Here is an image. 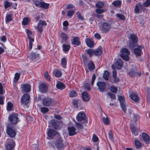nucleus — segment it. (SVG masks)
I'll return each mask as SVG.
<instances>
[{
	"mask_svg": "<svg viewBox=\"0 0 150 150\" xmlns=\"http://www.w3.org/2000/svg\"><path fill=\"white\" fill-rule=\"evenodd\" d=\"M34 4L38 7L47 9L49 6V4L46 3L42 0H35L33 1Z\"/></svg>",
	"mask_w": 150,
	"mask_h": 150,
	"instance_id": "obj_1",
	"label": "nucleus"
},
{
	"mask_svg": "<svg viewBox=\"0 0 150 150\" xmlns=\"http://www.w3.org/2000/svg\"><path fill=\"white\" fill-rule=\"evenodd\" d=\"M18 115L15 113H13L8 117V121L13 125H15L19 121Z\"/></svg>",
	"mask_w": 150,
	"mask_h": 150,
	"instance_id": "obj_2",
	"label": "nucleus"
},
{
	"mask_svg": "<svg viewBox=\"0 0 150 150\" xmlns=\"http://www.w3.org/2000/svg\"><path fill=\"white\" fill-rule=\"evenodd\" d=\"M6 132L8 135L11 138L14 137L16 134L15 129L11 126H7Z\"/></svg>",
	"mask_w": 150,
	"mask_h": 150,
	"instance_id": "obj_3",
	"label": "nucleus"
},
{
	"mask_svg": "<svg viewBox=\"0 0 150 150\" xmlns=\"http://www.w3.org/2000/svg\"><path fill=\"white\" fill-rule=\"evenodd\" d=\"M111 25L107 22H104L100 28V30L103 33H107L110 30Z\"/></svg>",
	"mask_w": 150,
	"mask_h": 150,
	"instance_id": "obj_4",
	"label": "nucleus"
},
{
	"mask_svg": "<svg viewBox=\"0 0 150 150\" xmlns=\"http://www.w3.org/2000/svg\"><path fill=\"white\" fill-rule=\"evenodd\" d=\"M129 54V52L128 50L126 48H123L122 50V53L120 54V56L125 60L128 61L129 58L128 56Z\"/></svg>",
	"mask_w": 150,
	"mask_h": 150,
	"instance_id": "obj_5",
	"label": "nucleus"
},
{
	"mask_svg": "<svg viewBox=\"0 0 150 150\" xmlns=\"http://www.w3.org/2000/svg\"><path fill=\"white\" fill-rule=\"evenodd\" d=\"M62 124L61 121H56L54 120H51L50 122V124L55 129H60Z\"/></svg>",
	"mask_w": 150,
	"mask_h": 150,
	"instance_id": "obj_6",
	"label": "nucleus"
},
{
	"mask_svg": "<svg viewBox=\"0 0 150 150\" xmlns=\"http://www.w3.org/2000/svg\"><path fill=\"white\" fill-rule=\"evenodd\" d=\"M7 142L8 143L6 144L5 147L8 150H12L15 146V142L12 139H7Z\"/></svg>",
	"mask_w": 150,
	"mask_h": 150,
	"instance_id": "obj_7",
	"label": "nucleus"
},
{
	"mask_svg": "<svg viewBox=\"0 0 150 150\" xmlns=\"http://www.w3.org/2000/svg\"><path fill=\"white\" fill-rule=\"evenodd\" d=\"M30 98V96L28 94H24L21 99V105H24L28 104L29 103Z\"/></svg>",
	"mask_w": 150,
	"mask_h": 150,
	"instance_id": "obj_8",
	"label": "nucleus"
},
{
	"mask_svg": "<svg viewBox=\"0 0 150 150\" xmlns=\"http://www.w3.org/2000/svg\"><path fill=\"white\" fill-rule=\"evenodd\" d=\"M47 23L45 21L40 20L37 26L35 27L38 31L41 33L43 31L42 26H46Z\"/></svg>",
	"mask_w": 150,
	"mask_h": 150,
	"instance_id": "obj_9",
	"label": "nucleus"
},
{
	"mask_svg": "<svg viewBox=\"0 0 150 150\" xmlns=\"http://www.w3.org/2000/svg\"><path fill=\"white\" fill-rule=\"evenodd\" d=\"M118 100L120 102L121 107L125 113L126 112L125 102L124 97L122 96H119Z\"/></svg>",
	"mask_w": 150,
	"mask_h": 150,
	"instance_id": "obj_10",
	"label": "nucleus"
},
{
	"mask_svg": "<svg viewBox=\"0 0 150 150\" xmlns=\"http://www.w3.org/2000/svg\"><path fill=\"white\" fill-rule=\"evenodd\" d=\"M97 86L100 91L103 92L106 89L105 84L103 82L98 81L97 83Z\"/></svg>",
	"mask_w": 150,
	"mask_h": 150,
	"instance_id": "obj_11",
	"label": "nucleus"
},
{
	"mask_svg": "<svg viewBox=\"0 0 150 150\" xmlns=\"http://www.w3.org/2000/svg\"><path fill=\"white\" fill-rule=\"evenodd\" d=\"M56 145L59 150L63 149L65 146L63 142V141L61 139H59L56 141Z\"/></svg>",
	"mask_w": 150,
	"mask_h": 150,
	"instance_id": "obj_12",
	"label": "nucleus"
},
{
	"mask_svg": "<svg viewBox=\"0 0 150 150\" xmlns=\"http://www.w3.org/2000/svg\"><path fill=\"white\" fill-rule=\"evenodd\" d=\"M54 100L50 98H46L43 100L44 105L46 106H49L53 104Z\"/></svg>",
	"mask_w": 150,
	"mask_h": 150,
	"instance_id": "obj_13",
	"label": "nucleus"
},
{
	"mask_svg": "<svg viewBox=\"0 0 150 150\" xmlns=\"http://www.w3.org/2000/svg\"><path fill=\"white\" fill-rule=\"evenodd\" d=\"M86 116L85 113L83 112H80L77 115L76 119L78 121H81L86 119Z\"/></svg>",
	"mask_w": 150,
	"mask_h": 150,
	"instance_id": "obj_14",
	"label": "nucleus"
},
{
	"mask_svg": "<svg viewBox=\"0 0 150 150\" xmlns=\"http://www.w3.org/2000/svg\"><path fill=\"white\" fill-rule=\"evenodd\" d=\"M57 133V132L54 130L52 129H49L47 134L48 137L51 139H52L53 137L56 135Z\"/></svg>",
	"mask_w": 150,
	"mask_h": 150,
	"instance_id": "obj_15",
	"label": "nucleus"
},
{
	"mask_svg": "<svg viewBox=\"0 0 150 150\" xmlns=\"http://www.w3.org/2000/svg\"><path fill=\"white\" fill-rule=\"evenodd\" d=\"M143 47L138 46L137 47L134 49V53L136 56H140L142 53V49Z\"/></svg>",
	"mask_w": 150,
	"mask_h": 150,
	"instance_id": "obj_16",
	"label": "nucleus"
},
{
	"mask_svg": "<svg viewBox=\"0 0 150 150\" xmlns=\"http://www.w3.org/2000/svg\"><path fill=\"white\" fill-rule=\"evenodd\" d=\"M68 131L69 135L70 136L76 135L77 133L76 132V129L74 127H68Z\"/></svg>",
	"mask_w": 150,
	"mask_h": 150,
	"instance_id": "obj_17",
	"label": "nucleus"
},
{
	"mask_svg": "<svg viewBox=\"0 0 150 150\" xmlns=\"http://www.w3.org/2000/svg\"><path fill=\"white\" fill-rule=\"evenodd\" d=\"M129 96L130 98L135 102H137L139 100L138 94L136 92L132 93Z\"/></svg>",
	"mask_w": 150,
	"mask_h": 150,
	"instance_id": "obj_18",
	"label": "nucleus"
},
{
	"mask_svg": "<svg viewBox=\"0 0 150 150\" xmlns=\"http://www.w3.org/2000/svg\"><path fill=\"white\" fill-rule=\"evenodd\" d=\"M80 40L79 37H74L73 39L71 40V43L73 45L78 46L80 44Z\"/></svg>",
	"mask_w": 150,
	"mask_h": 150,
	"instance_id": "obj_19",
	"label": "nucleus"
},
{
	"mask_svg": "<svg viewBox=\"0 0 150 150\" xmlns=\"http://www.w3.org/2000/svg\"><path fill=\"white\" fill-rule=\"evenodd\" d=\"M40 91L42 93H44L47 90V87L46 85L44 83L41 84L39 86Z\"/></svg>",
	"mask_w": 150,
	"mask_h": 150,
	"instance_id": "obj_20",
	"label": "nucleus"
},
{
	"mask_svg": "<svg viewBox=\"0 0 150 150\" xmlns=\"http://www.w3.org/2000/svg\"><path fill=\"white\" fill-rule=\"evenodd\" d=\"M56 87L57 89L62 90L65 88V86L63 83L59 81H57Z\"/></svg>",
	"mask_w": 150,
	"mask_h": 150,
	"instance_id": "obj_21",
	"label": "nucleus"
},
{
	"mask_svg": "<svg viewBox=\"0 0 150 150\" xmlns=\"http://www.w3.org/2000/svg\"><path fill=\"white\" fill-rule=\"evenodd\" d=\"M115 65L118 69H120L123 65V62L120 59H118L115 62Z\"/></svg>",
	"mask_w": 150,
	"mask_h": 150,
	"instance_id": "obj_22",
	"label": "nucleus"
},
{
	"mask_svg": "<svg viewBox=\"0 0 150 150\" xmlns=\"http://www.w3.org/2000/svg\"><path fill=\"white\" fill-rule=\"evenodd\" d=\"M22 87L23 90L25 92H29L31 90L30 85L28 84H23L22 85Z\"/></svg>",
	"mask_w": 150,
	"mask_h": 150,
	"instance_id": "obj_23",
	"label": "nucleus"
},
{
	"mask_svg": "<svg viewBox=\"0 0 150 150\" xmlns=\"http://www.w3.org/2000/svg\"><path fill=\"white\" fill-rule=\"evenodd\" d=\"M137 71V70L136 67L135 66H133L132 69H131L130 71L129 72L128 74L131 76H133L136 74Z\"/></svg>",
	"mask_w": 150,
	"mask_h": 150,
	"instance_id": "obj_24",
	"label": "nucleus"
},
{
	"mask_svg": "<svg viewBox=\"0 0 150 150\" xmlns=\"http://www.w3.org/2000/svg\"><path fill=\"white\" fill-rule=\"evenodd\" d=\"M85 42L87 45L88 47L90 48L93 47L94 42L91 39L88 38H86V39Z\"/></svg>",
	"mask_w": 150,
	"mask_h": 150,
	"instance_id": "obj_25",
	"label": "nucleus"
},
{
	"mask_svg": "<svg viewBox=\"0 0 150 150\" xmlns=\"http://www.w3.org/2000/svg\"><path fill=\"white\" fill-rule=\"evenodd\" d=\"M62 49L64 52L67 53L70 48V46L69 45L64 44L62 45Z\"/></svg>",
	"mask_w": 150,
	"mask_h": 150,
	"instance_id": "obj_26",
	"label": "nucleus"
},
{
	"mask_svg": "<svg viewBox=\"0 0 150 150\" xmlns=\"http://www.w3.org/2000/svg\"><path fill=\"white\" fill-rule=\"evenodd\" d=\"M142 137L143 140L146 143L149 142L150 137L149 136L145 133H142Z\"/></svg>",
	"mask_w": 150,
	"mask_h": 150,
	"instance_id": "obj_27",
	"label": "nucleus"
},
{
	"mask_svg": "<svg viewBox=\"0 0 150 150\" xmlns=\"http://www.w3.org/2000/svg\"><path fill=\"white\" fill-rule=\"evenodd\" d=\"M39 54L37 53V52H32L30 55V58L32 60L34 59L37 58H39Z\"/></svg>",
	"mask_w": 150,
	"mask_h": 150,
	"instance_id": "obj_28",
	"label": "nucleus"
},
{
	"mask_svg": "<svg viewBox=\"0 0 150 150\" xmlns=\"http://www.w3.org/2000/svg\"><path fill=\"white\" fill-rule=\"evenodd\" d=\"M88 69L90 71L94 70L95 68V64L91 61H90L88 62Z\"/></svg>",
	"mask_w": 150,
	"mask_h": 150,
	"instance_id": "obj_29",
	"label": "nucleus"
},
{
	"mask_svg": "<svg viewBox=\"0 0 150 150\" xmlns=\"http://www.w3.org/2000/svg\"><path fill=\"white\" fill-rule=\"evenodd\" d=\"M82 96L83 100L85 101H87L89 100V97L86 92H84L82 93Z\"/></svg>",
	"mask_w": 150,
	"mask_h": 150,
	"instance_id": "obj_30",
	"label": "nucleus"
},
{
	"mask_svg": "<svg viewBox=\"0 0 150 150\" xmlns=\"http://www.w3.org/2000/svg\"><path fill=\"white\" fill-rule=\"evenodd\" d=\"M134 144L135 148L137 150H139L140 148L141 147V143L136 139L134 140Z\"/></svg>",
	"mask_w": 150,
	"mask_h": 150,
	"instance_id": "obj_31",
	"label": "nucleus"
},
{
	"mask_svg": "<svg viewBox=\"0 0 150 150\" xmlns=\"http://www.w3.org/2000/svg\"><path fill=\"white\" fill-rule=\"evenodd\" d=\"M102 47H99L96 50H94V54L96 56H99L102 54Z\"/></svg>",
	"mask_w": 150,
	"mask_h": 150,
	"instance_id": "obj_32",
	"label": "nucleus"
},
{
	"mask_svg": "<svg viewBox=\"0 0 150 150\" xmlns=\"http://www.w3.org/2000/svg\"><path fill=\"white\" fill-rule=\"evenodd\" d=\"M142 5L141 3H139L137 4L135 7L134 11L136 13H140V8H141Z\"/></svg>",
	"mask_w": 150,
	"mask_h": 150,
	"instance_id": "obj_33",
	"label": "nucleus"
},
{
	"mask_svg": "<svg viewBox=\"0 0 150 150\" xmlns=\"http://www.w3.org/2000/svg\"><path fill=\"white\" fill-rule=\"evenodd\" d=\"M130 128L132 134L135 136L138 135L139 132L138 129H136L133 127H130Z\"/></svg>",
	"mask_w": 150,
	"mask_h": 150,
	"instance_id": "obj_34",
	"label": "nucleus"
},
{
	"mask_svg": "<svg viewBox=\"0 0 150 150\" xmlns=\"http://www.w3.org/2000/svg\"><path fill=\"white\" fill-rule=\"evenodd\" d=\"M112 77L114 82H117L119 81V79L117 77V71L116 70H114L112 71Z\"/></svg>",
	"mask_w": 150,
	"mask_h": 150,
	"instance_id": "obj_35",
	"label": "nucleus"
},
{
	"mask_svg": "<svg viewBox=\"0 0 150 150\" xmlns=\"http://www.w3.org/2000/svg\"><path fill=\"white\" fill-rule=\"evenodd\" d=\"M111 4L116 7H120L121 6V1L120 0H116L112 3Z\"/></svg>",
	"mask_w": 150,
	"mask_h": 150,
	"instance_id": "obj_36",
	"label": "nucleus"
},
{
	"mask_svg": "<svg viewBox=\"0 0 150 150\" xmlns=\"http://www.w3.org/2000/svg\"><path fill=\"white\" fill-rule=\"evenodd\" d=\"M60 36L62 38L61 43H63L64 41L67 40L68 36L66 33H62L60 34Z\"/></svg>",
	"mask_w": 150,
	"mask_h": 150,
	"instance_id": "obj_37",
	"label": "nucleus"
},
{
	"mask_svg": "<svg viewBox=\"0 0 150 150\" xmlns=\"http://www.w3.org/2000/svg\"><path fill=\"white\" fill-rule=\"evenodd\" d=\"M67 64V59L66 57H64L61 59V65L63 67L66 68Z\"/></svg>",
	"mask_w": 150,
	"mask_h": 150,
	"instance_id": "obj_38",
	"label": "nucleus"
},
{
	"mask_svg": "<svg viewBox=\"0 0 150 150\" xmlns=\"http://www.w3.org/2000/svg\"><path fill=\"white\" fill-rule=\"evenodd\" d=\"M85 52L88 54L90 57H91L94 54V50L91 49H89L85 50Z\"/></svg>",
	"mask_w": 150,
	"mask_h": 150,
	"instance_id": "obj_39",
	"label": "nucleus"
},
{
	"mask_svg": "<svg viewBox=\"0 0 150 150\" xmlns=\"http://www.w3.org/2000/svg\"><path fill=\"white\" fill-rule=\"evenodd\" d=\"M12 20V15L11 14L6 15L5 18V22L6 24H8L9 21Z\"/></svg>",
	"mask_w": 150,
	"mask_h": 150,
	"instance_id": "obj_40",
	"label": "nucleus"
},
{
	"mask_svg": "<svg viewBox=\"0 0 150 150\" xmlns=\"http://www.w3.org/2000/svg\"><path fill=\"white\" fill-rule=\"evenodd\" d=\"M130 39L132 41L134 42H137L138 41V38L137 36L134 34L131 35Z\"/></svg>",
	"mask_w": 150,
	"mask_h": 150,
	"instance_id": "obj_41",
	"label": "nucleus"
},
{
	"mask_svg": "<svg viewBox=\"0 0 150 150\" xmlns=\"http://www.w3.org/2000/svg\"><path fill=\"white\" fill-rule=\"evenodd\" d=\"M54 74L57 77H60L62 76V73L60 70L57 69L55 70L54 71Z\"/></svg>",
	"mask_w": 150,
	"mask_h": 150,
	"instance_id": "obj_42",
	"label": "nucleus"
},
{
	"mask_svg": "<svg viewBox=\"0 0 150 150\" xmlns=\"http://www.w3.org/2000/svg\"><path fill=\"white\" fill-rule=\"evenodd\" d=\"M74 13V10H69L68 11L67 15L69 18H71Z\"/></svg>",
	"mask_w": 150,
	"mask_h": 150,
	"instance_id": "obj_43",
	"label": "nucleus"
},
{
	"mask_svg": "<svg viewBox=\"0 0 150 150\" xmlns=\"http://www.w3.org/2000/svg\"><path fill=\"white\" fill-rule=\"evenodd\" d=\"M29 41V49L31 50L32 48L33 43L34 41L33 38H31L30 37H28Z\"/></svg>",
	"mask_w": 150,
	"mask_h": 150,
	"instance_id": "obj_44",
	"label": "nucleus"
},
{
	"mask_svg": "<svg viewBox=\"0 0 150 150\" xmlns=\"http://www.w3.org/2000/svg\"><path fill=\"white\" fill-rule=\"evenodd\" d=\"M104 3L102 1L98 2L96 4V7L98 8H102L104 6Z\"/></svg>",
	"mask_w": 150,
	"mask_h": 150,
	"instance_id": "obj_45",
	"label": "nucleus"
},
{
	"mask_svg": "<svg viewBox=\"0 0 150 150\" xmlns=\"http://www.w3.org/2000/svg\"><path fill=\"white\" fill-rule=\"evenodd\" d=\"M109 76V74L108 71H105L103 75V77L104 79L105 80L107 81L108 79Z\"/></svg>",
	"mask_w": 150,
	"mask_h": 150,
	"instance_id": "obj_46",
	"label": "nucleus"
},
{
	"mask_svg": "<svg viewBox=\"0 0 150 150\" xmlns=\"http://www.w3.org/2000/svg\"><path fill=\"white\" fill-rule=\"evenodd\" d=\"M102 120L104 124L108 125L110 124V121L108 118L103 117Z\"/></svg>",
	"mask_w": 150,
	"mask_h": 150,
	"instance_id": "obj_47",
	"label": "nucleus"
},
{
	"mask_svg": "<svg viewBox=\"0 0 150 150\" xmlns=\"http://www.w3.org/2000/svg\"><path fill=\"white\" fill-rule=\"evenodd\" d=\"M13 104L10 102H8L7 106V110L8 111H10L12 109Z\"/></svg>",
	"mask_w": 150,
	"mask_h": 150,
	"instance_id": "obj_48",
	"label": "nucleus"
},
{
	"mask_svg": "<svg viewBox=\"0 0 150 150\" xmlns=\"http://www.w3.org/2000/svg\"><path fill=\"white\" fill-rule=\"evenodd\" d=\"M12 5V3L9 2L7 1H6L4 2V8L6 9L11 6Z\"/></svg>",
	"mask_w": 150,
	"mask_h": 150,
	"instance_id": "obj_49",
	"label": "nucleus"
},
{
	"mask_svg": "<svg viewBox=\"0 0 150 150\" xmlns=\"http://www.w3.org/2000/svg\"><path fill=\"white\" fill-rule=\"evenodd\" d=\"M29 23V19L28 18H23L22 23L24 25H26L28 24Z\"/></svg>",
	"mask_w": 150,
	"mask_h": 150,
	"instance_id": "obj_50",
	"label": "nucleus"
},
{
	"mask_svg": "<svg viewBox=\"0 0 150 150\" xmlns=\"http://www.w3.org/2000/svg\"><path fill=\"white\" fill-rule=\"evenodd\" d=\"M40 110L41 111L44 113L48 112L49 111V110L47 108L45 107L41 108Z\"/></svg>",
	"mask_w": 150,
	"mask_h": 150,
	"instance_id": "obj_51",
	"label": "nucleus"
},
{
	"mask_svg": "<svg viewBox=\"0 0 150 150\" xmlns=\"http://www.w3.org/2000/svg\"><path fill=\"white\" fill-rule=\"evenodd\" d=\"M110 91L113 93H116L117 91V87H115L113 86H111L110 88Z\"/></svg>",
	"mask_w": 150,
	"mask_h": 150,
	"instance_id": "obj_52",
	"label": "nucleus"
},
{
	"mask_svg": "<svg viewBox=\"0 0 150 150\" xmlns=\"http://www.w3.org/2000/svg\"><path fill=\"white\" fill-rule=\"evenodd\" d=\"M20 74L18 73H16L15 74V76L13 79V81L16 82L19 79Z\"/></svg>",
	"mask_w": 150,
	"mask_h": 150,
	"instance_id": "obj_53",
	"label": "nucleus"
},
{
	"mask_svg": "<svg viewBox=\"0 0 150 150\" xmlns=\"http://www.w3.org/2000/svg\"><path fill=\"white\" fill-rule=\"evenodd\" d=\"M69 95L71 97L73 98L76 96V93L74 91L72 90L70 91Z\"/></svg>",
	"mask_w": 150,
	"mask_h": 150,
	"instance_id": "obj_54",
	"label": "nucleus"
},
{
	"mask_svg": "<svg viewBox=\"0 0 150 150\" xmlns=\"http://www.w3.org/2000/svg\"><path fill=\"white\" fill-rule=\"evenodd\" d=\"M107 94L108 96H110L112 99L115 100L116 99L115 95L112 93L109 92H108Z\"/></svg>",
	"mask_w": 150,
	"mask_h": 150,
	"instance_id": "obj_55",
	"label": "nucleus"
},
{
	"mask_svg": "<svg viewBox=\"0 0 150 150\" xmlns=\"http://www.w3.org/2000/svg\"><path fill=\"white\" fill-rule=\"evenodd\" d=\"M76 14L77 15V17L79 19L82 20H84V18L83 16H82L80 12L79 11L77 12L76 13Z\"/></svg>",
	"mask_w": 150,
	"mask_h": 150,
	"instance_id": "obj_56",
	"label": "nucleus"
},
{
	"mask_svg": "<svg viewBox=\"0 0 150 150\" xmlns=\"http://www.w3.org/2000/svg\"><path fill=\"white\" fill-rule=\"evenodd\" d=\"M105 11L103 9L97 8L96 9V12L98 14H100Z\"/></svg>",
	"mask_w": 150,
	"mask_h": 150,
	"instance_id": "obj_57",
	"label": "nucleus"
},
{
	"mask_svg": "<svg viewBox=\"0 0 150 150\" xmlns=\"http://www.w3.org/2000/svg\"><path fill=\"white\" fill-rule=\"evenodd\" d=\"M143 5L145 7H148L150 5V0H146L145 2L143 3Z\"/></svg>",
	"mask_w": 150,
	"mask_h": 150,
	"instance_id": "obj_58",
	"label": "nucleus"
},
{
	"mask_svg": "<svg viewBox=\"0 0 150 150\" xmlns=\"http://www.w3.org/2000/svg\"><path fill=\"white\" fill-rule=\"evenodd\" d=\"M137 42H130L129 43V46L131 49H133L135 46V44Z\"/></svg>",
	"mask_w": 150,
	"mask_h": 150,
	"instance_id": "obj_59",
	"label": "nucleus"
},
{
	"mask_svg": "<svg viewBox=\"0 0 150 150\" xmlns=\"http://www.w3.org/2000/svg\"><path fill=\"white\" fill-rule=\"evenodd\" d=\"M116 16L122 20H125V19L124 16L122 14H117Z\"/></svg>",
	"mask_w": 150,
	"mask_h": 150,
	"instance_id": "obj_60",
	"label": "nucleus"
},
{
	"mask_svg": "<svg viewBox=\"0 0 150 150\" xmlns=\"http://www.w3.org/2000/svg\"><path fill=\"white\" fill-rule=\"evenodd\" d=\"M77 128L79 129H82L83 127V126L80 123H78L76 122H75Z\"/></svg>",
	"mask_w": 150,
	"mask_h": 150,
	"instance_id": "obj_61",
	"label": "nucleus"
},
{
	"mask_svg": "<svg viewBox=\"0 0 150 150\" xmlns=\"http://www.w3.org/2000/svg\"><path fill=\"white\" fill-rule=\"evenodd\" d=\"M82 57L83 59V61L84 63H86L88 60V57L84 55H82Z\"/></svg>",
	"mask_w": 150,
	"mask_h": 150,
	"instance_id": "obj_62",
	"label": "nucleus"
},
{
	"mask_svg": "<svg viewBox=\"0 0 150 150\" xmlns=\"http://www.w3.org/2000/svg\"><path fill=\"white\" fill-rule=\"evenodd\" d=\"M0 39L1 41L5 42L7 40V38L5 35H3L0 37Z\"/></svg>",
	"mask_w": 150,
	"mask_h": 150,
	"instance_id": "obj_63",
	"label": "nucleus"
},
{
	"mask_svg": "<svg viewBox=\"0 0 150 150\" xmlns=\"http://www.w3.org/2000/svg\"><path fill=\"white\" fill-rule=\"evenodd\" d=\"M92 139L94 142H96L98 141V138L96 135H93Z\"/></svg>",
	"mask_w": 150,
	"mask_h": 150,
	"instance_id": "obj_64",
	"label": "nucleus"
}]
</instances>
